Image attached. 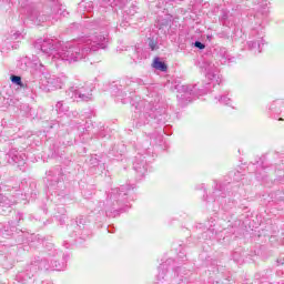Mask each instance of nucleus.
I'll list each match as a JSON object with an SVG mask.
<instances>
[{
    "mask_svg": "<svg viewBox=\"0 0 284 284\" xmlns=\"http://www.w3.org/2000/svg\"><path fill=\"white\" fill-rule=\"evenodd\" d=\"M105 43H108V36L94 33L78 42L61 43L58 40L47 38L38 40L34 48L41 50L43 54H48V59L51 57L52 61L62 59L69 63H77V61L85 59L90 52H97L99 48L105 49Z\"/></svg>",
    "mask_w": 284,
    "mask_h": 284,
    "instance_id": "nucleus-1",
    "label": "nucleus"
},
{
    "mask_svg": "<svg viewBox=\"0 0 284 284\" xmlns=\"http://www.w3.org/2000/svg\"><path fill=\"white\" fill-rule=\"evenodd\" d=\"M65 94L71 101H92V87H71Z\"/></svg>",
    "mask_w": 284,
    "mask_h": 284,
    "instance_id": "nucleus-2",
    "label": "nucleus"
},
{
    "mask_svg": "<svg viewBox=\"0 0 284 284\" xmlns=\"http://www.w3.org/2000/svg\"><path fill=\"white\" fill-rule=\"evenodd\" d=\"M128 190H130L129 186H121L120 189H113L110 194V200L106 202V216H112V210L114 212H119V209L116 207H110L112 205V201L115 202L116 205L121 202V197L128 196Z\"/></svg>",
    "mask_w": 284,
    "mask_h": 284,
    "instance_id": "nucleus-3",
    "label": "nucleus"
},
{
    "mask_svg": "<svg viewBox=\"0 0 284 284\" xmlns=\"http://www.w3.org/2000/svg\"><path fill=\"white\" fill-rule=\"evenodd\" d=\"M45 81L48 92L61 90L65 85V77L49 75L45 78Z\"/></svg>",
    "mask_w": 284,
    "mask_h": 284,
    "instance_id": "nucleus-4",
    "label": "nucleus"
},
{
    "mask_svg": "<svg viewBox=\"0 0 284 284\" xmlns=\"http://www.w3.org/2000/svg\"><path fill=\"white\" fill-rule=\"evenodd\" d=\"M201 69L204 70L206 79L214 81L219 79V69L216 65L210 61H204L201 65Z\"/></svg>",
    "mask_w": 284,
    "mask_h": 284,
    "instance_id": "nucleus-5",
    "label": "nucleus"
},
{
    "mask_svg": "<svg viewBox=\"0 0 284 284\" xmlns=\"http://www.w3.org/2000/svg\"><path fill=\"white\" fill-rule=\"evenodd\" d=\"M133 169L139 176H145V172H148V162L144 160L143 155L135 156Z\"/></svg>",
    "mask_w": 284,
    "mask_h": 284,
    "instance_id": "nucleus-6",
    "label": "nucleus"
},
{
    "mask_svg": "<svg viewBox=\"0 0 284 284\" xmlns=\"http://www.w3.org/2000/svg\"><path fill=\"white\" fill-rule=\"evenodd\" d=\"M9 156L11 158V161H9V163H16V165H18L19 168H21V165H26V154L21 153L17 150H11L9 152Z\"/></svg>",
    "mask_w": 284,
    "mask_h": 284,
    "instance_id": "nucleus-7",
    "label": "nucleus"
},
{
    "mask_svg": "<svg viewBox=\"0 0 284 284\" xmlns=\"http://www.w3.org/2000/svg\"><path fill=\"white\" fill-rule=\"evenodd\" d=\"M180 88L184 94L178 95V99H182V101L189 99V101H192L190 97H194V94H196V85L186 84Z\"/></svg>",
    "mask_w": 284,
    "mask_h": 284,
    "instance_id": "nucleus-8",
    "label": "nucleus"
},
{
    "mask_svg": "<svg viewBox=\"0 0 284 284\" xmlns=\"http://www.w3.org/2000/svg\"><path fill=\"white\" fill-rule=\"evenodd\" d=\"M261 45H265V40L263 36L258 37L256 41L248 42V49L254 50V54H260Z\"/></svg>",
    "mask_w": 284,
    "mask_h": 284,
    "instance_id": "nucleus-9",
    "label": "nucleus"
},
{
    "mask_svg": "<svg viewBox=\"0 0 284 284\" xmlns=\"http://www.w3.org/2000/svg\"><path fill=\"white\" fill-rule=\"evenodd\" d=\"M54 110L58 114H65L70 110V106L63 103V101H58Z\"/></svg>",
    "mask_w": 284,
    "mask_h": 284,
    "instance_id": "nucleus-10",
    "label": "nucleus"
},
{
    "mask_svg": "<svg viewBox=\"0 0 284 284\" xmlns=\"http://www.w3.org/2000/svg\"><path fill=\"white\" fill-rule=\"evenodd\" d=\"M153 68L155 70H160L161 72H166L168 71V65L165 62L159 60V58H155L153 61Z\"/></svg>",
    "mask_w": 284,
    "mask_h": 284,
    "instance_id": "nucleus-11",
    "label": "nucleus"
},
{
    "mask_svg": "<svg viewBox=\"0 0 284 284\" xmlns=\"http://www.w3.org/2000/svg\"><path fill=\"white\" fill-rule=\"evenodd\" d=\"M168 263H172V260H168L164 264H161L159 266V274H158V281L156 284H161V280L165 278V273L163 272L165 270V265H168Z\"/></svg>",
    "mask_w": 284,
    "mask_h": 284,
    "instance_id": "nucleus-12",
    "label": "nucleus"
},
{
    "mask_svg": "<svg viewBox=\"0 0 284 284\" xmlns=\"http://www.w3.org/2000/svg\"><path fill=\"white\" fill-rule=\"evenodd\" d=\"M11 82L16 85H20V88H23V82L21 81V77L19 75H11Z\"/></svg>",
    "mask_w": 284,
    "mask_h": 284,
    "instance_id": "nucleus-13",
    "label": "nucleus"
},
{
    "mask_svg": "<svg viewBox=\"0 0 284 284\" xmlns=\"http://www.w3.org/2000/svg\"><path fill=\"white\" fill-rule=\"evenodd\" d=\"M254 3H257V6H260V8H263V10H265V8L270 6V1L267 0H254Z\"/></svg>",
    "mask_w": 284,
    "mask_h": 284,
    "instance_id": "nucleus-14",
    "label": "nucleus"
},
{
    "mask_svg": "<svg viewBox=\"0 0 284 284\" xmlns=\"http://www.w3.org/2000/svg\"><path fill=\"white\" fill-rule=\"evenodd\" d=\"M219 101L220 103H224V105H232V99L227 98L226 95H222Z\"/></svg>",
    "mask_w": 284,
    "mask_h": 284,
    "instance_id": "nucleus-15",
    "label": "nucleus"
},
{
    "mask_svg": "<svg viewBox=\"0 0 284 284\" xmlns=\"http://www.w3.org/2000/svg\"><path fill=\"white\" fill-rule=\"evenodd\" d=\"M58 17H68V10H65V7H60L57 11Z\"/></svg>",
    "mask_w": 284,
    "mask_h": 284,
    "instance_id": "nucleus-16",
    "label": "nucleus"
},
{
    "mask_svg": "<svg viewBox=\"0 0 284 284\" xmlns=\"http://www.w3.org/2000/svg\"><path fill=\"white\" fill-rule=\"evenodd\" d=\"M136 12V6L132 4L128 10H125V13L129 14V17H134V13Z\"/></svg>",
    "mask_w": 284,
    "mask_h": 284,
    "instance_id": "nucleus-17",
    "label": "nucleus"
},
{
    "mask_svg": "<svg viewBox=\"0 0 284 284\" xmlns=\"http://www.w3.org/2000/svg\"><path fill=\"white\" fill-rule=\"evenodd\" d=\"M149 47L151 50H159V44L156 43V41L154 39L149 40Z\"/></svg>",
    "mask_w": 284,
    "mask_h": 284,
    "instance_id": "nucleus-18",
    "label": "nucleus"
},
{
    "mask_svg": "<svg viewBox=\"0 0 284 284\" xmlns=\"http://www.w3.org/2000/svg\"><path fill=\"white\" fill-rule=\"evenodd\" d=\"M32 20L34 21V23H36L37 26H39L40 23H43V21H47V19L43 18V17H41V16H38V17L36 18V20H34V19H32Z\"/></svg>",
    "mask_w": 284,
    "mask_h": 284,
    "instance_id": "nucleus-19",
    "label": "nucleus"
},
{
    "mask_svg": "<svg viewBox=\"0 0 284 284\" xmlns=\"http://www.w3.org/2000/svg\"><path fill=\"white\" fill-rule=\"evenodd\" d=\"M195 48L199 50H205V45L201 41H195L194 42Z\"/></svg>",
    "mask_w": 284,
    "mask_h": 284,
    "instance_id": "nucleus-20",
    "label": "nucleus"
},
{
    "mask_svg": "<svg viewBox=\"0 0 284 284\" xmlns=\"http://www.w3.org/2000/svg\"><path fill=\"white\" fill-rule=\"evenodd\" d=\"M277 263H278V265H284V257H280V258L277 260Z\"/></svg>",
    "mask_w": 284,
    "mask_h": 284,
    "instance_id": "nucleus-21",
    "label": "nucleus"
},
{
    "mask_svg": "<svg viewBox=\"0 0 284 284\" xmlns=\"http://www.w3.org/2000/svg\"><path fill=\"white\" fill-rule=\"evenodd\" d=\"M4 201H6V197L2 194H0V203H4Z\"/></svg>",
    "mask_w": 284,
    "mask_h": 284,
    "instance_id": "nucleus-22",
    "label": "nucleus"
},
{
    "mask_svg": "<svg viewBox=\"0 0 284 284\" xmlns=\"http://www.w3.org/2000/svg\"><path fill=\"white\" fill-rule=\"evenodd\" d=\"M12 37H13V39H18L19 33H14Z\"/></svg>",
    "mask_w": 284,
    "mask_h": 284,
    "instance_id": "nucleus-23",
    "label": "nucleus"
},
{
    "mask_svg": "<svg viewBox=\"0 0 284 284\" xmlns=\"http://www.w3.org/2000/svg\"><path fill=\"white\" fill-rule=\"evenodd\" d=\"M114 6H118V4H116V3H112V2H111V7H112V8H114Z\"/></svg>",
    "mask_w": 284,
    "mask_h": 284,
    "instance_id": "nucleus-24",
    "label": "nucleus"
},
{
    "mask_svg": "<svg viewBox=\"0 0 284 284\" xmlns=\"http://www.w3.org/2000/svg\"><path fill=\"white\" fill-rule=\"evenodd\" d=\"M207 39H209V41H211L212 40V36H207Z\"/></svg>",
    "mask_w": 284,
    "mask_h": 284,
    "instance_id": "nucleus-25",
    "label": "nucleus"
}]
</instances>
